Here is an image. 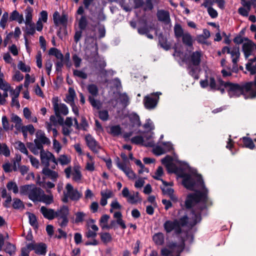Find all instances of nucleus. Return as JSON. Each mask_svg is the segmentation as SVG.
<instances>
[{"instance_id": "1", "label": "nucleus", "mask_w": 256, "mask_h": 256, "mask_svg": "<svg viewBox=\"0 0 256 256\" xmlns=\"http://www.w3.org/2000/svg\"><path fill=\"white\" fill-rule=\"evenodd\" d=\"M178 176L182 179V184L188 190H196L194 194H189L186 200V206L188 208L194 207L191 217L188 220L186 216L180 218L179 220H168L164 224V228L166 233L174 231L176 234L182 231V227L188 224L194 226L201 220L200 212L206 206L208 200V190L205 188L202 176L194 171L182 172Z\"/></svg>"}, {"instance_id": "2", "label": "nucleus", "mask_w": 256, "mask_h": 256, "mask_svg": "<svg viewBox=\"0 0 256 256\" xmlns=\"http://www.w3.org/2000/svg\"><path fill=\"white\" fill-rule=\"evenodd\" d=\"M200 85L202 88L209 87L212 90H220L224 94L225 90L230 98L238 97L246 92L248 96L246 98H254L256 96V76L254 82L246 84L244 86L231 82H225L221 80L216 82L212 74H207L204 80L200 81Z\"/></svg>"}, {"instance_id": "3", "label": "nucleus", "mask_w": 256, "mask_h": 256, "mask_svg": "<svg viewBox=\"0 0 256 256\" xmlns=\"http://www.w3.org/2000/svg\"><path fill=\"white\" fill-rule=\"evenodd\" d=\"M63 193L64 197L62 200L64 202H67L69 198L74 201H78L82 196V194L77 189L74 188L70 183L66 184Z\"/></svg>"}, {"instance_id": "4", "label": "nucleus", "mask_w": 256, "mask_h": 256, "mask_svg": "<svg viewBox=\"0 0 256 256\" xmlns=\"http://www.w3.org/2000/svg\"><path fill=\"white\" fill-rule=\"evenodd\" d=\"M121 157L124 160V162H121L118 160L116 162L117 166L126 174L128 178L134 180L136 178V174L128 164V160L126 155L125 154L122 153Z\"/></svg>"}, {"instance_id": "5", "label": "nucleus", "mask_w": 256, "mask_h": 256, "mask_svg": "<svg viewBox=\"0 0 256 256\" xmlns=\"http://www.w3.org/2000/svg\"><path fill=\"white\" fill-rule=\"evenodd\" d=\"M40 158L42 164L44 167H49L50 166V162H52L54 164L51 166V168L54 169L56 166L58 164V161L54 156L49 151L45 150L42 151L40 152Z\"/></svg>"}, {"instance_id": "6", "label": "nucleus", "mask_w": 256, "mask_h": 256, "mask_svg": "<svg viewBox=\"0 0 256 256\" xmlns=\"http://www.w3.org/2000/svg\"><path fill=\"white\" fill-rule=\"evenodd\" d=\"M52 102L55 114L57 116L60 115L66 116L68 114V106L65 104L61 103L58 97H54L52 98Z\"/></svg>"}, {"instance_id": "7", "label": "nucleus", "mask_w": 256, "mask_h": 256, "mask_svg": "<svg viewBox=\"0 0 256 256\" xmlns=\"http://www.w3.org/2000/svg\"><path fill=\"white\" fill-rule=\"evenodd\" d=\"M132 143L146 146H154V142L152 134H146L144 136H136L131 138Z\"/></svg>"}, {"instance_id": "8", "label": "nucleus", "mask_w": 256, "mask_h": 256, "mask_svg": "<svg viewBox=\"0 0 256 256\" xmlns=\"http://www.w3.org/2000/svg\"><path fill=\"white\" fill-rule=\"evenodd\" d=\"M162 93L160 92H156L146 96L144 99L145 108L148 110L154 108L159 100V96Z\"/></svg>"}, {"instance_id": "9", "label": "nucleus", "mask_w": 256, "mask_h": 256, "mask_svg": "<svg viewBox=\"0 0 256 256\" xmlns=\"http://www.w3.org/2000/svg\"><path fill=\"white\" fill-rule=\"evenodd\" d=\"M222 52H226L230 54V58L233 64V68H236L240 60V52L239 48L238 46H234L232 48L225 46L222 48Z\"/></svg>"}, {"instance_id": "10", "label": "nucleus", "mask_w": 256, "mask_h": 256, "mask_svg": "<svg viewBox=\"0 0 256 256\" xmlns=\"http://www.w3.org/2000/svg\"><path fill=\"white\" fill-rule=\"evenodd\" d=\"M242 52L246 58L248 59L250 56H255L256 45L252 41L246 40L243 42Z\"/></svg>"}, {"instance_id": "11", "label": "nucleus", "mask_w": 256, "mask_h": 256, "mask_svg": "<svg viewBox=\"0 0 256 256\" xmlns=\"http://www.w3.org/2000/svg\"><path fill=\"white\" fill-rule=\"evenodd\" d=\"M56 212V218L62 220L60 222L61 226H66L68 222V216L69 214V208L67 206H62L60 207Z\"/></svg>"}, {"instance_id": "12", "label": "nucleus", "mask_w": 256, "mask_h": 256, "mask_svg": "<svg viewBox=\"0 0 256 256\" xmlns=\"http://www.w3.org/2000/svg\"><path fill=\"white\" fill-rule=\"evenodd\" d=\"M122 194L126 198L127 202L131 204H135L141 201L138 192H130L128 188L124 187L122 190Z\"/></svg>"}, {"instance_id": "13", "label": "nucleus", "mask_w": 256, "mask_h": 256, "mask_svg": "<svg viewBox=\"0 0 256 256\" xmlns=\"http://www.w3.org/2000/svg\"><path fill=\"white\" fill-rule=\"evenodd\" d=\"M28 250H34L38 254L44 256L46 252L47 246L44 243H30L26 246Z\"/></svg>"}, {"instance_id": "14", "label": "nucleus", "mask_w": 256, "mask_h": 256, "mask_svg": "<svg viewBox=\"0 0 256 256\" xmlns=\"http://www.w3.org/2000/svg\"><path fill=\"white\" fill-rule=\"evenodd\" d=\"M64 172L66 177L68 178L70 177L72 174V180L75 182H78L82 179V176L80 171L78 168H75L73 172H72L71 167H68L65 169Z\"/></svg>"}, {"instance_id": "15", "label": "nucleus", "mask_w": 256, "mask_h": 256, "mask_svg": "<svg viewBox=\"0 0 256 256\" xmlns=\"http://www.w3.org/2000/svg\"><path fill=\"white\" fill-rule=\"evenodd\" d=\"M85 140L87 146L92 151L96 153L98 152L100 147L92 136L90 134L86 135Z\"/></svg>"}, {"instance_id": "16", "label": "nucleus", "mask_w": 256, "mask_h": 256, "mask_svg": "<svg viewBox=\"0 0 256 256\" xmlns=\"http://www.w3.org/2000/svg\"><path fill=\"white\" fill-rule=\"evenodd\" d=\"M162 164L166 166L168 170L170 172H178L177 167L172 162V158L171 156H167L162 160Z\"/></svg>"}, {"instance_id": "17", "label": "nucleus", "mask_w": 256, "mask_h": 256, "mask_svg": "<svg viewBox=\"0 0 256 256\" xmlns=\"http://www.w3.org/2000/svg\"><path fill=\"white\" fill-rule=\"evenodd\" d=\"M203 58V54L202 51H196L192 53L190 56V63L191 65L198 66Z\"/></svg>"}, {"instance_id": "18", "label": "nucleus", "mask_w": 256, "mask_h": 256, "mask_svg": "<svg viewBox=\"0 0 256 256\" xmlns=\"http://www.w3.org/2000/svg\"><path fill=\"white\" fill-rule=\"evenodd\" d=\"M27 146L29 150L35 155L40 154L42 151H44L43 145L40 142H28L27 144Z\"/></svg>"}, {"instance_id": "19", "label": "nucleus", "mask_w": 256, "mask_h": 256, "mask_svg": "<svg viewBox=\"0 0 256 256\" xmlns=\"http://www.w3.org/2000/svg\"><path fill=\"white\" fill-rule=\"evenodd\" d=\"M36 138L34 140V142H40L42 145L47 144L49 145L50 144V141L48 138L46 136L44 132L41 130H38L36 134Z\"/></svg>"}, {"instance_id": "20", "label": "nucleus", "mask_w": 256, "mask_h": 256, "mask_svg": "<svg viewBox=\"0 0 256 256\" xmlns=\"http://www.w3.org/2000/svg\"><path fill=\"white\" fill-rule=\"evenodd\" d=\"M162 180L164 184V186L162 188L163 193L168 196L172 200L176 202L178 200V198L174 194V190L172 188L168 187V184L166 182Z\"/></svg>"}, {"instance_id": "21", "label": "nucleus", "mask_w": 256, "mask_h": 256, "mask_svg": "<svg viewBox=\"0 0 256 256\" xmlns=\"http://www.w3.org/2000/svg\"><path fill=\"white\" fill-rule=\"evenodd\" d=\"M101 199L100 204L102 206H105L108 204L107 200L113 196L112 190L108 189L102 190L100 192Z\"/></svg>"}, {"instance_id": "22", "label": "nucleus", "mask_w": 256, "mask_h": 256, "mask_svg": "<svg viewBox=\"0 0 256 256\" xmlns=\"http://www.w3.org/2000/svg\"><path fill=\"white\" fill-rule=\"evenodd\" d=\"M40 212L43 216L48 220H52L56 218V212L54 210L48 208L44 206L40 208Z\"/></svg>"}, {"instance_id": "23", "label": "nucleus", "mask_w": 256, "mask_h": 256, "mask_svg": "<svg viewBox=\"0 0 256 256\" xmlns=\"http://www.w3.org/2000/svg\"><path fill=\"white\" fill-rule=\"evenodd\" d=\"M33 188L28 196L30 200L34 202L38 201L40 194H42V190L40 188H36L34 184Z\"/></svg>"}, {"instance_id": "24", "label": "nucleus", "mask_w": 256, "mask_h": 256, "mask_svg": "<svg viewBox=\"0 0 256 256\" xmlns=\"http://www.w3.org/2000/svg\"><path fill=\"white\" fill-rule=\"evenodd\" d=\"M246 69L251 74H256V56L248 60L246 65Z\"/></svg>"}, {"instance_id": "25", "label": "nucleus", "mask_w": 256, "mask_h": 256, "mask_svg": "<svg viewBox=\"0 0 256 256\" xmlns=\"http://www.w3.org/2000/svg\"><path fill=\"white\" fill-rule=\"evenodd\" d=\"M53 20L54 24L56 26L59 24H64L67 21V18L66 15L60 16L58 12H55L53 14Z\"/></svg>"}, {"instance_id": "26", "label": "nucleus", "mask_w": 256, "mask_h": 256, "mask_svg": "<svg viewBox=\"0 0 256 256\" xmlns=\"http://www.w3.org/2000/svg\"><path fill=\"white\" fill-rule=\"evenodd\" d=\"M86 156L88 160L86 162L85 169L90 172H92L95 170V161L94 158L89 153H87Z\"/></svg>"}, {"instance_id": "27", "label": "nucleus", "mask_w": 256, "mask_h": 256, "mask_svg": "<svg viewBox=\"0 0 256 256\" xmlns=\"http://www.w3.org/2000/svg\"><path fill=\"white\" fill-rule=\"evenodd\" d=\"M202 6H203L207 8L208 12L212 18H214L218 16V13L216 10L212 8V3H210V2H204L202 4Z\"/></svg>"}, {"instance_id": "28", "label": "nucleus", "mask_w": 256, "mask_h": 256, "mask_svg": "<svg viewBox=\"0 0 256 256\" xmlns=\"http://www.w3.org/2000/svg\"><path fill=\"white\" fill-rule=\"evenodd\" d=\"M157 16L159 20L165 24H169L170 20L169 12L164 10H160L158 12Z\"/></svg>"}, {"instance_id": "29", "label": "nucleus", "mask_w": 256, "mask_h": 256, "mask_svg": "<svg viewBox=\"0 0 256 256\" xmlns=\"http://www.w3.org/2000/svg\"><path fill=\"white\" fill-rule=\"evenodd\" d=\"M10 21H16L19 24H22L24 22V16L19 13L16 10L12 11L10 16Z\"/></svg>"}, {"instance_id": "30", "label": "nucleus", "mask_w": 256, "mask_h": 256, "mask_svg": "<svg viewBox=\"0 0 256 256\" xmlns=\"http://www.w3.org/2000/svg\"><path fill=\"white\" fill-rule=\"evenodd\" d=\"M42 173L53 181L56 180L58 176V172L50 170L49 167H44L42 170Z\"/></svg>"}, {"instance_id": "31", "label": "nucleus", "mask_w": 256, "mask_h": 256, "mask_svg": "<svg viewBox=\"0 0 256 256\" xmlns=\"http://www.w3.org/2000/svg\"><path fill=\"white\" fill-rule=\"evenodd\" d=\"M76 94L74 89L72 88H68V93L66 94L64 101L69 104H74V99Z\"/></svg>"}, {"instance_id": "32", "label": "nucleus", "mask_w": 256, "mask_h": 256, "mask_svg": "<svg viewBox=\"0 0 256 256\" xmlns=\"http://www.w3.org/2000/svg\"><path fill=\"white\" fill-rule=\"evenodd\" d=\"M53 201V196L52 194H50L46 195L44 194V192L42 190V194H40V198H39L38 202H42L46 204H52Z\"/></svg>"}, {"instance_id": "33", "label": "nucleus", "mask_w": 256, "mask_h": 256, "mask_svg": "<svg viewBox=\"0 0 256 256\" xmlns=\"http://www.w3.org/2000/svg\"><path fill=\"white\" fill-rule=\"evenodd\" d=\"M33 12V9L30 6H28L24 10L25 20L24 22V24L32 22Z\"/></svg>"}, {"instance_id": "34", "label": "nucleus", "mask_w": 256, "mask_h": 256, "mask_svg": "<svg viewBox=\"0 0 256 256\" xmlns=\"http://www.w3.org/2000/svg\"><path fill=\"white\" fill-rule=\"evenodd\" d=\"M153 29V26H144V27L138 28V32L141 34H146L148 38L152 39L153 38L152 35L148 34V32Z\"/></svg>"}, {"instance_id": "35", "label": "nucleus", "mask_w": 256, "mask_h": 256, "mask_svg": "<svg viewBox=\"0 0 256 256\" xmlns=\"http://www.w3.org/2000/svg\"><path fill=\"white\" fill-rule=\"evenodd\" d=\"M15 148L19 150L21 152L26 156L28 155V152L24 144L20 141H16L14 144Z\"/></svg>"}, {"instance_id": "36", "label": "nucleus", "mask_w": 256, "mask_h": 256, "mask_svg": "<svg viewBox=\"0 0 256 256\" xmlns=\"http://www.w3.org/2000/svg\"><path fill=\"white\" fill-rule=\"evenodd\" d=\"M130 121L132 124L133 126L138 127L140 125V118L138 115L135 113H132L128 115Z\"/></svg>"}, {"instance_id": "37", "label": "nucleus", "mask_w": 256, "mask_h": 256, "mask_svg": "<svg viewBox=\"0 0 256 256\" xmlns=\"http://www.w3.org/2000/svg\"><path fill=\"white\" fill-rule=\"evenodd\" d=\"M114 217L116 220V223L119 224L122 228L125 229L126 228L124 222L122 219V214L120 212H115L114 214Z\"/></svg>"}, {"instance_id": "38", "label": "nucleus", "mask_w": 256, "mask_h": 256, "mask_svg": "<svg viewBox=\"0 0 256 256\" xmlns=\"http://www.w3.org/2000/svg\"><path fill=\"white\" fill-rule=\"evenodd\" d=\"M4 250L10 256H13L15 254L16 251V247L15 245L8 242L6 243Z\"/></svg>"}, {"instance_id": "39", "label": "nucleus", "mask_w": 256, "mask_h": 256, "mask_svg": "<svg viewBox=\"0 0 256 256\" xmlns=\"http://www.w3.org/2000/svg\"><path fill=\"white\" fill-rule=\"evenodd\" d=\"M34 184H28L21 186L20 188V193L22 195L28 196L32 188H34Z\"/></svg>"}, {"instance_id": "40", "label": "nucleus", "mask_w": 256, "mask_h": 256, "mask_svg": "<svg viewBox=\"0 0 256 256\" xmlns=\"http://www.w3.org/2000/svg\"><path fill=\"white\" fill-rule=\"evenodd\" d=\"M118 99L122 106L124 108H126L130 104L129 98L126 93L120 94Z\"/></svg>"}, {"instance_id": "41", "label": "nucleus", "mask_w": 256, "mask_h": 256, "mask_svg": "<svg viewBox=\"0 0 256 256\" xmlns=\"http://www.w3.org/2000/svg\"><path fill=\"white\" fill-rule=\"evenodd\" d=\"M153 240L158 245H162L164 242V235L162 232H158L153 236Z\"/></svg>"}, {"instance_id": "42", "label": "nucleus", "mask_w": 256, "mask_h": 256, "mask_svg": "<svg viewBox=\"0 0 256 256\" xmlns=\"http://www.w3.org/2000/svg\"><path fill=\"white\" fill-rule=\"evenodd\" d=\"M26 32L27 34L33 35L36 32L35 24L33 22L25 23Z\"/></svg>"}, {"instance_id": "43", "label": "nucleus", "mask_w": 256, "mask_h": 256, "mask_svg": "<svg viewBox=\"0 0 256 256\" xmlns=\"http://www.w3.org/2000/svg\"><path fill=\"white\" fill-rule=\"evenodd\" d=\"M73 121L74 122V126L76 129L80 128V126L78 124V122L76 118L72 119L71 117H67L64 122V124L70 128L72 126Z\"/></svg>"}, {"instance_id": "44", "label": "nucleus", "mask_w": 256, "mask_h": 256, "mask_svg": "<svg viewBox=\"0 0 256 256\" xmlns=\"http://www.w3.org/2000/svg\"><path fill=\"white\" fill-rule=\"evenodd\" d=\"M110 218V216L108 214H104L100 218V225L102 229H106V228H108V222Z\"/></svg>"}, {"instance_id": "45", "label": "nucleus", "mask_w": 256, "mask_h": 256, "mask_svg": "<svg viewBox=\"0 0 256 256\" xmlns=\"http://www.w3.org/2000/svg\"><path fill=\"white\" fill-rule=\"evenodd\" d=\"M56 160L58 162H59L60 164L62 166L66 165L70 162V157L67 155L62 154Z\"/></svg>"}, {"instance_id": "46", "label": "nucleus", "mask_w": 256, "mask_h": 256, "mask_svg": "<svg viewBox=\"0 0 256 256\" xmlns=\"http://www.w3.org/2000/svg\"><path fill=\"white\" fill-rule=\"evenodd\" d=\"M182 42L188 46H191L192 44V39L191 35L188 33L186 32L182 36Z\"/></svg>"}, {"instance_id": "47", "label": "nucleus", "mask_w": 256, "mask_h": 256, "mask_svg": "<svg viewBox=\"0 0 256 256\" xmlns=\"http://www.w3.org/2000/svg\"><path fill=\"white\" fill-rule=\"evenodd\" d=\"M109 133L114 136H118L121 134L122 129L120 126H113L110 128Z\"/></svg>"}, {"instance_id": "48", "label": "nucleus", "mask_w": 256, "mask_h": 256, "mask_svg": "<svg viewBox=\"0 0 256 256\" xmlns=\"http://www.w3.org/2000/svg\"><path fill=\"white\" fill-rule=\"evenodd\" d=\"M86 214V213L82 212H78L75 214V219L74 222L76 224L82 222Z\"/></svg>"}, {"instance_id": "49", "label": "nucleus", "mask_w": 256, "mask_h": 256, "mask_svg": "<svg viewBox=\"0 0 256 256\" xmlns=\"http://www.w3.org/2000/svg\"><path fill=\"white\" fill-rule=\"evenodd\" d=\"M0 154H2L6 157L10 156V150L4 143L1 144L0 142Z\"/></svg>"}, {"instance_id": "50", "label": "nucleus", "mask_w": 256, "mask_h": 256, "mask_svg": "<svg viewBox=\"0 0 256 256\" xmlns=\"http://www.w3.org/2000/svg\"><path fill=\"white\" fill-rule=\"evenodd\" d=\"M49 54L54 56L58 59L63 60V55L62 52L56 48H51L49 51Z\"/></svg>"}, {"instance_id": "51", "label": "nucleus", "mask_w": 256, "mask_h": 256, "mask_svg": "<svg viewBox=\"0 0 256 256\" xmlns=\"http://www.w3.org/2000/svg\"><path fill=\"white\" fill-rule=\"evenodd\" d=\"M8 20V12H4L0 20V27L4 29L7 25V22Z\"/></svg>"}, {"instance_id": "52", "label": "nucleus", "mask_w": 256, "mask_h": 256, "mask_svg": "<svg viewBox=\"0 0 256 256\" xmlns=\"http://www.w3.org/2000/svg\"><path fill=\"white\" fill-rule=\"evenodd\" d=\"M6 188L8 190L12 191V192L15 194L18 192V188L14 182H8L6 184Z\"/></svg>"}, {"instance_id": "53", "label": "nucleus", "mask_w": 256, "mask_h": 256, "mask_svg": "<svg viewBox=\"0 0 256 256\" xmlns=\"http://www.w3.org/2000/svg\"><path fill=\"white\" fill-rule=\"evenodd\" d=\"M28 216L30 224L34 228L37 227L38 222L36 216L30 212L26 214Z\"/></svg>"}, {"instance_id": "54", "label": "nucleus", "mask_w": 256, "mask_h": 256, "mask_svg": "<svg viewBox=\"0 0 256 256\" xmlns=\"http://www.w3.org/2000/svg\"><path fill=\"white\" fill-rule=\"evenodd\" d=\"M100 235L101 240L105 244L110 242L112 240L111 235L108 232H102Z\"/></svg>"}, {"instance_id": "55", "label": "nucleus", "mask_w": 256, "mask_h": 256, "mask_svg": "<svg viewBox=\"0 0 256 256\" xmlns=\"http://www.w3.org/2000/svg\"><path fill=\"white\" fill-rule=\"evenodd\" d=\"M244 144L246 148H248L250 149H253L254 148V144L252 140L250 138L244 137L242 138Z\"/></svg>"}, {"instance_id": "56", "label": "nucleus", "mask_w": 256, "mask_h": 256, "mask_svg": "<svg viewBox=\"0 0 256 256\" xmlns=\"http://www.w3.org/2000/svg\"><path fill=\"white\" fill-rule=\"evenodd\" d=\"M74 75L76 77L82 79H86L88 78V74L84 71L81 70H74Z\"/></svg>"}, {"instance_id": "57", "label": "nucleus", "mask_w": 256, "mask_h": 256, "mask_svg": "<svg viewBox=\"0 0 256 256\" xmlns=\"http://www.w3.org/2000/svg\"><path fill=\"white\" fill-rule=\"evenodd\" d=\"M35 82L34 77H32L29 74H26L25 76V80L24 86L28 88L30 83H34Z\"/></svg>"}, {"instance_id": "58", "label": "nucleus", "mask_w": 256, "mask_h": 256, "mask_svg": "<svg viewBox=\"0 0 256 256\" xmlns=\"http://www.w3.org/2000/svg\"><path fill=\"white\" fill-rule=\"evenodd\" d=\"M154 153L158 156L162 154L165 153V150L164 148V146H154L153 148Z\"/></svg>"}, {"instance_id": "59", "label": "nucleus", "mask_w": 256, "mask_h": 256, "mask_svg": "<svg viewBox=\"0 0 256 256\" xmlns=\"http://www.w3.org/2000/svg\"><path fill=\"white\" fill-rule=\"evenodd\" d=\"M88 92L92 96H96L98 93V88L96 85L91 84L88 86Z\"/></svg>"}, {"instance_id": "60", "label": "nucleus", "mask_w": 256, "mask_h": 256, "mask_svg": "<svg viewBox=\"0 0 256 256\" xmlns=\"http://www.w3.org/2000/svg\"><path fill=\"white\" fill-rule=\"evenodd\" d=\"M119 4L126 12H130L132 10V4H126L123 0H120Z\"/></svg>"}, {"instance_id": "61", "label": "nucleus", "mask_w": 256, "mask_h": 256, "mask_svg": "<svg viewBox=\"0 0 256 256\" xmlns=\"http://www.w3.org/2000/svg\"><path fill=\"white\" fill-rule=\"evenodd\" d=\"M110 212H112L114 210H120L122 208V206L116 200H114L110 204Z\"/></svg>"}, {"instance_id": "62", "label": "nucleus", "mask_w": 256, "mask_h": 256, "mask_svg": "<svg viewBox=\"0 0 256 256\" xmlns=\"http://www.w3.org/2000/svg\"><path fill=\"white\" fill-rule=\"evenodd\" d=\"M10 86L4 80H0V89L3 91H8L10 89Z\"/></svg>"}, {"instance_id": "63", "label": "nucleus", "mask_w": 256, "mask_h": 256, "mask_svg": "<svg viewBox=\"0 0 256 256\" xmlns=\"http://www.w3.org/2000/svg\"><path fill=\"white\" fill-rule=\"evenodd\" d=\"M18 68L23 72H30V68L21 61L18 62Z\"/></svg>"}, {"instance_id": "64", "label": "nucleus", "mask_w": 256, "mask_h": 256, "mask_svg": "<svg viewBox=\"0 0 256 256\" xmlns=\"http://www.w3.org/2000/svg\"><path fill=\"white\" fill-rule=\"evenodd\" d=\"M52 148L56 153H59L62 149V146L56 138H54L52 140Z\"/></svg>"}]
</instances>
